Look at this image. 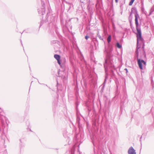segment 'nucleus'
<instances>
[{"label": "nucleus", "mask_w": 154, "mask_h": 154, "mask_svg": "<svg viewBox=\"0 0 154 154\" xmlns=\"http://www.w3.org/2000/svg\"><path fill=\"white\" fill-rule=\"evenodd\" d=\"M54 57L57 60H60V57L58 55L55 54L54 55Z\"/></svg>", "instance_id": "nucleus-6"}, {"label": "nucleus", "mask_w": 154, "mask_h": 154, "mask_svg": "<svg viewBox=\"0 0 154 154\" xmlns=\"http://www.w3.org/2000/svg\"><path fill=\"white\" fill-rule=\"evenodd\" d=\"M141 11L144 14H146V12L145 11V9H144V8L143 6H142L141 7Z\"/></svg>", "instance_id": "nucleus-7"}, {"label": "nucleus", "mask_w": 154, "mask_h": 154, "mask_svg": "<svg viewBox=\"0 0 154 154\" xmlns=\"http://www.w3.org/2000/svg\"><path fill=\"white\" fill-rule=\"evenodd\" d=\"M153 10V11H154V9H153V7H152V8H151V10H150V11H152V10Z\"/></svg>", "instance_id": "nucleus-15"}, {"label": "nucleus", "mask_w": 154, "mask_h": 154, "mask_svg": "<svg viewBox=\"0 0 154 154\" xmlns=\"http://www.w3.org/2000/svg\"><path fill=\"white\" fill-rule=\"evenodd\" d=\"M125 70L126 71V73H127L128 72V69H127L126 68H125Z\"/></svg>", "instance_id": "nucleus-14"}, {"label": "nucleus", "mask_w": 154, "mask_h": 154, "mask_svg": "<svg viewBox=\"0 0 154 154\" xmlns=\"http://www.w3.org/2000/svg\"><path fill=\"white\" fill-rule=\"evenodd\" d=\"M57 62H58V63L59 65H60V60H57Z\"/></svg>", "instance_id": "nucleus-13"}, {"label": "nucleus", "mask_w": 154, "mask_h": 154, "mask_svg": "<svg viewBox=\"0 0 154 154\" xmlns=\"http://www.w3.org/2000/svg\"><path fill=\"white\" fill-rule=\"evenodd\" d=\"M106 79H105L104 82H105V81H106Z\"/></svg>", "instance_id": "nucleus-18"}, {"label": "nucleus", "mask_w": 154, "mask_h": 154, "mask_svg": "<svg viewBox=\"0 0 154 154\" xmlns=\"http://www.w3.org/2000/svg\"><path fill=\"white\" fill-rule=\"evenodd\" d=\"M137 31V33L136 34L137 35V46H138V48H139V50H140V46L139 47L138 44L139 43V41H140L142 44V51L144 50V46H145V44H144V41L143 39V38H142V34H141V29H136Z\"/></svg>", "instance_id": "nucleus-3"}, {"label": "nucleus", "mask_w": 154, "mask_h": 154, "mask_svg": "<svg viewBox=\"0 0 154 154\" xmlns=\"http://www.w3.org/2000/svg\"><path fill=\"white\" fill-rule=\"evenodd\" d=\"M128 154H136L135 150L132 146L130 147L128 150Z\"/></svg>", "instance_id": "nucleus-5"}, {"label": "nucleus", "mask_w": 154, "mask_h": 154, "mask_svg": "<svg viewBox=\"0 0 154 154\" xmlns=\"http://www.w3.org/2000/svg\"><path fill=\"white\" fill-rule=\"evenodd\" d=\"M141 4H142V6H143V2L141 1Z\"/></svg>", "instance_id": "nucleus-16"}, {"label": "nucleus", "mask_w": 154, "mask_h": 154, "mask_svg": "<svg viewBox=\"0 0 154 154\" xmlns=\"http://www.w3.org/2000/svg\"><path fill=\"white\" fill-rule=\"evenodd\" d=\"M106 35H108V37L106 39V40L108 43V50H106V61H107V58L110 60H111V58L112 57L113 54L112 53V45L110 44L111 42L112 36L111 35H108L106 32ZM107 61H106V64Z\"/></svg>", "instance_id": "nucleus-2"}, {"label": "nucleus", "mask_w": 154, "mask_h": 154, "mask_svg": "<svg viewBox=\"0 0 154 154\" xmlns=\"http://www.w3.org/2000/svg\"><path fill=\"white\" fill-rule=\"evenodd\" d=\"M134 11L135 12V23L136 26V29H139L140 28V26H139V24L138 22V18H139V16L137 13V11L135 8H132L131 9V11L130 13V16L131 15L132 12Z\"/></svg>", "instance_id": "nucleus-4"}, {"label": "nucleus", "mask_w": 154, "mask_h": 154, "mask_svg": "<svg viewBox=\"0 0 154 154\" xmlns=\"http://www.w3.org/2000/svg\"><path fill=\"white\" fill-rule=\"evenodd\" d=\"M112 25L113 28V29L114 30H115L116 29V27H115V26L114 25V24L113 23L112 24Z\"/></svg>", "instance_id": "nucleus-10"}, {"label": "nucleus", "mask_w": 154, "mask_h": 154, "mask_svg": "<svg viewBox=\"0 0 154 154\" xmlns=\"http://www.w3.org/2000/svg\"><path fill=\"white\" fill-rule=\"evenodd\" d=\"M134 0H131L129 3V5H131L134 2Z\"/></svg>", "instance_id": "nucleus-9"}, {"label": "nucleus", "mask_w": 154, "mask_h": 154, "mask_svg": "<svg viewBox=\"0 0 154 154\" xmlns=\"http://www.w3.org/2000/svg\"><path fill=\"white\" fill-rule=\"evenodd\" d=\"M116 46L119 48H122V45L120 44L119 42H117Z\"/></svg>", "instance_id": "nucleus-8"}, {"label": "nucleus", "mask_w": 154, "mask_h": 154, "mask_svg": "<svg viewBox=\"0 0 154 154\" xmlns=\"http://www.w3.org/2000/svg\"><path fill=\"white\" fill-rule=\"evenodd\" d=\"M153 11V10H152V11H150V12L149 13V15H150L151 14H152V12Z\"/></svg>", "instance_id": "nucleus-11"}, {"label": "nucleus", "mask_w": 154, "mask_h": 154, "mask_svg": "<svg viewBox=\"0 0 154 154\" xmlns=\"http://www.w3.org/2000/svg\"><path fill=\"white\" fill-rule=\"evenodd\" d=\"M139 48L137 46L135 53V57L137 58V61L139 68L141 69H142L143 67H145L146 65V63L143 59L145 58L146 54L145 51H141L140 55L139 56Z\"/></svg>", "instance_id": "nucleus-1"}, {"label": "nucleus", "mask_w": 154, "mask_h": 154, "mask_svg": "<svg viewBox=\"0 0 154 154\" xmlns=\"http://www.w3.org/2000/svg\"><path fill=\"white\" fill-rule=\"evenodd\" d=\"M115 1L116 2H118V0H115Z\"/></svg>", "instance_id": "nucleus-17"}, {"label": "nucleus", "mask_w": 154, "mask_h": 154, "mask_svg": "<svg viewBox=\"0 0 154 154\" xmlns=\"http://www.w3.org/2000/svg\"><path fill=\"white\" fill-rule=\"evenodd\" d=\"M88 38L89 37L87 35L85 36V38L86 40H87Z\"/></svg>", "instance_id": "nucleus-12"}]
</instances>
